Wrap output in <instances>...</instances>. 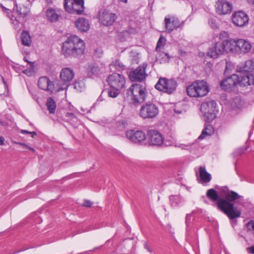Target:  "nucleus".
Segmentation results:
<instances>
[{"label": "nucleus", "instance_id": "0eeeda50", "mask_svg": "<svg viewBox=\"0 0 254 254\" xmlns=\"http://www.w3.org/2000/svg\"><path fill=\"white\" fill-rule=\"evenodd\" d=\"M216 105L217 104L214 100L205 102L201 104L200 110L203 114L205 122H211L215 118L217 111Z\"/></svg>", "mask_w": 254, "mask_h": 254}, {"label": "nucleus", "instance_id": "338daca9", "mask_svg": "<svg viewBox=\"0 0 254 254\" xmlns=\"http://www.w3.org/2000/svg\"><path fill=\"white\" fill-rule=\"evenodd\" d=\"M0 95H2V94H0Z\"/></svg>", "mask_w": 254, "mask_h": 254}, {"label": "nucleus", "instance_id": "a211bd4d", "mask_svg": "<svg viewBox=\"0 0 254 254\" xmlns=\"http://www.w3.org/2000/svg\"><path fill=\"white\" fill-rule=\"evenodd\" d=\"M233 24L238 27H244L249 22V17L246 13L242 10L234 12L232 15Z\"/></svg>", "mask_w": 254, "mask_h": 254}, {"label": "nucleus", "instance_id": "8fccbe9b", "mask_svg": "<svg viewBox=\"0 0 254 254\" xmlns=\"http://www.w3.org/2000/svg\"><path fill=\"white\" fill-rule=\"evenodd\" d=\"M65 117L69 119H73V118L75 117V116L72 113H69V112H67L65 114Z\"/></svg>", "mask_w": 254, "mask_h": 254}, {"label": "nucleus", "instance_id": "393cba45", "mask_svg": "<svg viewBox=\"0 0 254 254\" xmlns=\"http://www.w3.org/2000/svg\"><path fill=\"white\" fill-rule=\"evenodd\" d=\"M237 70L239 72L254 73V61L248 60L244 64L237 66Z\"/></svg>", "mask_w": 254, "mask_h": 254}, {"label": "nucleus", "instance_id": "49530a36", "mask_svg": "<svg viewBox=\"0 0 254 254\" xmlns=\"http://www.w3.org/2000/svg\"><path fill=\"white\" fill-rule=\"evenodd\" d=\"M74 88L77 91H80L82 88L81 83L79 81H75L73 84Z\"/></svg>", "mask_w": 254, "mask_h": 254}, {"label": "nucleus", "instance_id": "603ef678", "mask_svg": "<svg viewBox=\"0 0 254 254\" xmlns=\"http://www.w3.org/2000/svg\"><path fill=\"white\" fill-rule=\"evenodd\" d=\"M144 248L146 249L150 253H151L152 252V250L151 249L149 248V246L148 245L147 243H144Z\"/></svg>", "mask_w": 254, "mask_h": 254}, {"label": "nucleus", "instance_id": "3c124183", "mask_svg": "<svg viewBox=\"0 0 254 254\" xmlns=\"http://www.w3.org/2000/svg\"><path fill=\"white\" fill-rule=\"evenodd\" d=\"M247 252L252 254H254V246L247 248Z\"/></svg>", "mask_w": 254, "mask_h": 254}, {"label": "nucleus", "instance_id": "9b49d317", "mask_svg": "<svg viewBox=\"0 0 254 254\" xmlns=\"http://www.w3.org/2000/svg\"><path fill=\"white\" fill-rule=\"evenodd\" d=\"M147 66L146 63H143L135 69L130 71L128 74L129 79L132 82H142L145 81L147 76L145 72Z\"/></svg>", "mask_w": 254, "mask_h": 254}, {"label": "nucleus", "instance_id": "1a4fd4ad", "mask_svg": "<svg viewBox=\"0 0 254 254\" xmlns=\"http://www.w3.org/2000/svg\"><path fill=\"white\" fill-rule=\"evenodd\" d=\"M105 70L106 67L102 63H91L88 64L85 72L88 77L94 79L100 77Z\"/></svg>", "mask_w": 254, "mask_h": 254}, {"label": "nucleus", "instance_id": "ea45409f", "mask_svg": "<svg viewBox=\"0 0 254 254\" xmlns=\"http://www.w3.org/2000/svg\"><path fill=\"white\" fill-rule=\"evenodd\" d=\"M165 42L166 39L163 38L162 36H161L157 43L156 47L155 48L156 51H160L161 48L164 46Z\"/></svg>", "mask_w": 254, "mask_h": 254}, {"label": "nucleus", "instance_id": "4468645a", "mask_svg": "<svg viewBox=\"0 0 254 254\" xmlns=\"http://www.w3.org/2000/svg\"><path fill=\"white\" fill-rule=\"evenodd\" d=\"M74 76L73 70L70 68L65 67L62 69L60 72V79L63 82L62 86L58 90H63L67 89Z\"/></svg>", "mask_w": 254, "mask_h": 254}, {"label": "nucleus", "instance_id": "2eb2a0df", "mask_svg": "<svg viewBox=\"0 0 254 254\" xmlns=\"http://www.w3.org/2000/svg\"><path fill=\"white\" fill-rule=\"evenodd\" d=\"M146 138L148 144L151 146H160L164 141L162 135L156 130H148Z\"/></svg>", "mask_w": 254, "mask_h": 254}, {"label": "nucleus", "instance_id": "bb28decb", "mask_svg": "<svg viewBox=\"0 0 254 254\" xmlns=\"http://www.w3.org/2000/svg\"><path fill=\"white\" fill-rule=\"evenodd\" d=\"M78 31L82 32H87L90 28V24L87 19L83 17L78 18L74 22Z\"/></svg>", "mask_w": 254, "mask_h": 254}, {"label": "nucleus", "instance_id": "052dcab7", "mask_svg": "<svg viewBox=\"0 0 254 254\" xmlns=\"http://www.w3.org/2000/svg\"><path fill=\"white\" fill-rule=\"evenodd\" d=\"M24 61H25V62H27V63H28V64H29V62H30L29 61H28L27 60V59H26V57H24Z\"/></svg>", "mask_w": 254, "mask_h": 254}, {"label": "nucleus", "instance_id": "f8f14e48", "mask_svg": "<svg viewBox=\"0 0 254 254\" xmlns=\"http://www.w3.org/2000/svg\"><path fill=\"white\" fill-rule=\"evenodd\" d=\"M118 17L115 13L111 12L106 9H100L98 12L99 22L103 25L110 26L112 25Z\"/></svg>", "mask_w": 254, "mask_h": 254}, {"label": "nucleus", "instance_id": "cd10ccee", "mask_svg": "<svg viewBox=\"0 0 254 254\" xmlns=\"http://www.w3.org/2000/svg\"><path fill=\"white\" fill-rule=\"evenodd\" d=\"M199 173V177L202 183H208L210 182L212 179L211 176L210 174L206 171L205 167L200 166Z\"/></svg>", "mask_w": 254, "mask_h": 254}, {"label": "nucleus", "instance_id": "aec40b11", "mask_svg": "<svg viewBox=\"0 0 254 254\" xmlns=\"http://www.w3.org/2000/svg\"><path fill=\"white\" fill-rule=\"evenodd\" d=\"M166 32L170 33L174 29L182 27L183 22H181L177 17H173L171 18L165 17L164 19Z\"/></svg>", "mask_w": 254, "mask_h": 254}, {"label": "nucleus", "instance_id": "5701e85b", "mask_svg": "<svg viewBox=\"0 0 254 254\" xmlns=\"http://www.w3.org/2000/svg\"><path fill=\"white\" fill-rule=\"evenodd\" d=\"M239 76L238 84L240 86L254 85V76L253 73L240 72Z\"/></svg>", "mask_w": 254, "mask_h": 254}, {"label": "nucleus", "instance_id": "c03bdc74", "mask_svg": "<svg viewBox=\"0 0 254 254\" xmlns=\"http://www.w3.org/2000/svg\"><path fill=\"white\" fill-rule=\"evenodd\" d=\"M220 190L221 193L224 195V197L228 193H229L231 190H229L227 186L222 187L220 189Z\"/></svg>", "mask_w": 254, "mask_h": 254}, {"label": "nucleus", "instance_id": "ddd939ff", "mask_svg": "<svg viewBox=\"0 0 254 254\" xmlns=\"http://www.w3.org/2000/svg\"><path fill=\"white\" fill-rule=\"evenodd\" d=\"M239 75L233 74L220 82V88L226 92L234 91L238 84Z\"/></svg>", "mask_w": 254, "mask_h": 254}, {"label": "nucleus", "instance_id": "f257e3e1", "mask_svg": "<svg viewBox=\"0 0 254 254\" xmlns=\"http://www.w3.org/2000/svg\"><path fill=\"white\" fill-rule=\"evenodd\" d=\"M239 199L243 200V197L237 192L231 190L224 198L220 199L218 202V209L226 214L230 219L239 217L241 212L234 206L233 203Z\"/></svg>", "mask_w": 254, "mask_h": 254}, {"label": "nucleus", "instance_id": "6e6552de", "mask_svg": "<svg viewBox=\"0 0 254 254\" xmlns=\"http://www.w3.org/2000/svg\"><path fill=\"white\" fill-rule=\"evenodd\" d=\"M64 8L68 13L81 15L84 11L83 0H64Z\"/></svg>", "mask_w": 254, "mask_h": 254}, {"label": "nucleus", "instance_id": "c756f323", "mask_svg": "<svg viewBox=\"0 0 254 254\" xmlns=\"http://www.w3.org/2000/svg\"><path fill=\"white\" fill-rule=\"evenodd\" d=\"M60 16V15L57 13L55 9L50 8L47 10L46 17L49 21L52 22H56Z\"/></svg>", "mask_w": 254, "mask_h": 254}, {"label": "nucleus", "instance_id": "bf43d9fd", "mask_svg": "<svg viewBox=\"0 0 254 254\" xmlns=\"http://www.w3.org/2000/svg\"><path fill=\"white\" fill-rule=\"evenodd\" d=\"M121 2H124V3H127V0H119Z\"/></svg>", "mask_w": 254, "mask_h": 254}, {"label": "nucleus", "instance_id": "6ab92c4d", "mask_svg": "<svg viewBox=\"0 0 254 254\" xmlns=\"http://www.w3.org/2000/svg\"><path fill=\"white\" fill-rule=\"evenodd\" d=\"M215 7L216 13L221 15L230 13L233 9L232 3L225 0H218Z\"/></svg>", "mask_w": 254, "mask_h": 254}, {"label": "nucleus", "instance_id": "5fc2aeb1", "mask_svg": "<svg viewBox=\"0 0 254 254\" xmlns=\"http://www.w3.org/2000/svg\"><path fill=\"white\" fill-rule=\"evenodd\" d=\"M27 249H21L20 250H18V251H15L13 253H12L11 254H16V253H19L20 252H22V251H24L25 250H26Z\"/></svg>", "mask_w": 254, "mask_h": 254}, {"label": "nucleus", "instance_id": "412c9836", "mask_svg": "<svg viewBox=\"0 0 254 254\" xmlns=\"http://www.w3.org/2000/svg\"><path fill=\"white\" fill-rule=\"evenodd\" d=\"M224 52V47H223L222 42H217L211 47L209 48L207 55L213 59H216L220 55H222Z\"/></svg>", "mask_w": 254, "mask_h": 254}, {"label": "nucleus", "instance_id": "f3484780", "mask_svg": "<svg viewBox=\"0 0 254 254\" xmlns=\"http://www.w3.org/2000/svg\"><path fill=\"white\" fill-rule=\"evenodd\" d=\"M127 138L131 142L141 144L146 138L145 133L140 130L130 129L126 131Z\"/></svg>", "mask_w": 254, "mask_h": 254}, {"label": "nucleus", "instance_id": "58836bf2", "mask_svg": "<svg viewBox=\"0 0 254 254\" xmlns=\"http://www.w3.org/2000/svg\"><path fill=\"white\" fill-rule=\"evenodd\" d=\"M120 90L119 88L110 87V89L108 90V96L112 98H116L119 94Z\"/></svg>", "mask_w": 254, "mask_h": 254}, {"label": "nucleus", "instance_id": "69168bd1", "mask_svg": "<svg viewBox=\"0 0 254 254\" xmlns=\"http://www.w3.org/2000/svg\"><path fill=\"white\" fill-rule=\"evenodd\" d=\"M97 51V50H95V53H96Z\"/></svg>", "mask_w": 254, "mask_h": 254}, {"label": "nucleus", "instance_id": "a18cd8bd", "mask_svg": "<svg viewBox=\"0 0 254 254\" xmlns=\"http://www.w3.org/2000/svg\"><path fill=\"white\" fill-rule=\"evenodd\" d=\"M12 141L15 144H19V145H22L23 146H24V147H26L27 148H28L29 150H31L32 151L35 152V149L33 148L29 147V146H28L25 143H21V142H17V141Z\"/></svg>", "mask_w": 254, "mask_h": 254}, {"label": "nucleus", "instance_id": "72a5a7b5", "mask_svg": "<svg viewBox=\"0 0 254 254\" xmlns=\"http://www.w3.org/2000/svg\"><path fill=\"white\" fill-rule=\"evenodd\" d=\"M110 69L115 68L118 71H123L125 69V66L119 60H116L113 61L109 65Z\"/></svg>", "mask_w": 254, "mask_h": 254}, {"label": "nucleus", "instance_id": "a878e982", "mask_svg": "<svg viewBox=\"0 0 254 254\" xmlns=\"http://www.w3.org/2000/svg\"><path fill=\"white\" fill-rule=\"evenodd\" d=\"M224 51L227 53H232L236 54L237 49V40L229 39L224 40L222 42Z\"/></svg>", "mask_w": 254, "mask_h": 254}, {"label": "nucleus", "instance_id": "a19ab883", "mask_svg": "<svg viewBox=\"0 0 254 254\" xmlns=\"http://www.w3.org/2000/svg\"><path fill=\"white\" fill-rule=\"evenodd\" d=\"M117 126L121 129H125L127 126V123L125 120H120L117 122Z\"/></svg>", "mask_w": 254, "mask_h": 254}, {"label": "nucleus", "instance_id": "680f3d73", "mask_svg": "<svg viewBox=\"0 0 254 254\" xmlns=\"http://www.w3.org/2000/svg\"><path fill=\"white\" fill-rule=\"evenodd\" d=\"M227 70H228L227 66H226L225 70V71H224V73L225 74L226 73Z\"/></svg>", "mask_w": 254, "mask_h": 254}, {"label": "nucleus", "instance_id": "864d4df0", "mask_svg": "<svg viewBox=\"0 0 254 254\" xmlns=\"http://www.w3.org/2000/svg\"><path fill=\"white\" fill-rule=\"evenodd\" d=\"M4 138L2 136H0V145H3L4 144Z\"/></svg>", "mask_w": 254, "mask_h": 254}, {"label": "nucleus", "instance_id": "9d476101", "mask_svg": "<svg viewBox=\"0 0 254 254\" xmlns=\"http://www.w3.org/2000/svg\"><path fill=\"white\" fill-rule=\"evenodd\" d=\"M13 14L11 18L12 23L15 26H18L20 22H24L29 15V10L25 6L18 7L16 4L13 8Z\"/></svg>", "mask_w": 254, "mask_h": 254}, {"label": "nucleus", "instance_id": "20e7f679", "mask_svg": "<svg viewBox=\"0 0 254 254\" xmlns=\"http://www.w3.org/2000/svg\"><path fill=\"white\" fill-rule=\"evenodd\" d=\"M127 94L131 96V100L135 106L144 102L147 95L145 83L133 84L127 90Z\"/></svg>", "mask_w": 254, "mask_h": 254}, {"label": "nucleus", "instance_id": "2f4dec72", "mask_svg": "<svg viewBox=\"0 0 254 254\" xmlns=\"http://www.w3.org/2000/svg\"><path fill=\"white\" fill-rule=\"evenodd\" d=\"M46 106L50 114H54L57 108L56 102L52 97H48L47 99Z\"/></svg>", "mask_w": 254, "mask_h": 254}, {"label": "nucleus", "instance_id": "7c9ffc66", "mask_svg": "<svg viewBox=\"0 0 254 254\" xmlns=\"http://www.w3.org/2000/svg\"><path fill=\"white\" fill-rule=\"evenodd\" d=\"M21 40L22 45L29 47L32 43V38L29 32L23 30L21 34Z\"/></svg>", "mask_w": 254, "mask_h": 254}, {"label": "nucleus", "instance_id": "c9c22d12", "mask_svg": "<svg viewBox=\"0 0 254 254\" xmlns=\"http://www.w3.org/2000/svg\"><path fill=\"white\" fill-rule=\"evenodd\" d=\"M158 52L159 53L157 59L160 61L161 63H168L169 62L171 59V57L169 56L168 53L161 51Z\"/></svg>", "mask_w": 254, "mask_h": 254}, {"label": "nucleus", "instance_id": "4c0bfd02", "mask_svg": "<svg viewBox=\"0 0 254 254\" xmlns=\"http://www.w3.org/2000/svg\"><path fill=\"white\" fill-rule=\"evenodd\" d=\"M29 64H30V67L29 68H27L26 69L23 70L22 72L28 75L31 76L35 72L34 71V63L33 62H29Z\"/></svg>", "mask_w": 254, "mask_h": 254}, {"label": "nucleus", "instance_id": "4be33fe9", "mask_svg": "<svg viewBox=\"0 0 254 254\" xmlns=\"http://www.w3.org/2000/svg\"><path fill=\"white\" fill-rule=\"evenodd\" d=\"M237 54H245L249 52L252 48V45L249 42L244 39L237 40Z\"/></svg>", "mask_w": 254, "mask_h": 254}, {"label": "nucleus", "instance_id": "de8ad7c7", "mask_svg": "<svg viewBox=\"0 0 254 254\" xmlns=\"http://www.w3.org/2000/svg\"><path fill=\"white\" fill-rule=\"evenodd\" d=\"M93 204V202L89 200H84L82 203V206L86 207H91Z\"/></svg>", "mask_w": 254, "mask_h": 254}, {"label": "nucleus", "instance_id": "0e129e2a", "mask_svg": "<svg viewBox=\"0 0 254 254\" xmlns=\"http://www.w3.org/2000/svg\"><path fill=\"white\" fill-rule=\"evenodd\" d=\"M2 124V122L0 120V125Z\"/></svg>", "mask_w": 254, "mask_h": 254}, {"label": "nucleus", "instance_id": "423d86ee", "mask_svg": "<svg viewBox=\"0 0 254 254\" xmlns=\"http://www.w3.org/2000/svg\"><path fill=\"white\" fill-rule=\"evenodd\" d=\"M177 85V82L174 79L160 77L155 84V88L158 91L171 94L176 90Z\"/></svg>", "mask_w": 254, "mask_h": 254}, {"label": "nucleus", "instance_id": "39448f33", "mask_svg": "<svg viewBox=\"0 0 254 254\" xmlns=\"http://www.w3.org/2000/svg\"><path fill=\"white\" fill-rule=\"evenodd\" d=\"M159 113L158 106L149 101L141 105L139 115L144 120H150L155 118L158 115Z\"/></svg>", "mask_w": 254, "mask_h": 254}, {"label": "nucleus", "instance_id": "dca6fc26", "mask_svg": "<svg viewBox=\"0 0 254 254\" xmlns=\"http://www.w3.org/2000/svg\"><path fill=\"white\" fill-rule=\"evenodd\" d=\"M107 82L110 87L121 89L125 86L126 80L123 75L113 73L109 76Z\"/></svg>", "mask_w": 254, "mask_h": 254}, {"label": "nucleus", "instance_id": "f03ea898", "mask_svg": "<svg viewBox=\"0 0 254 254\" xmlns=\"http://www.w3.org/2000/svg\"><path fill=\"white\" fill-rule=\"evenodd\" d=\"M85 44L76 35L68 37L63 44L62 52L65 58L77 57L84 53Z\"/></svg>", "mask_w": 254, "mask_h": 254}, {"label": "nucleus", "instance_id": "e433bc0d", "mask_svg": "<svg viewBox=\"0 0 254 254\" xmlns=\"http://www.w3.org/2000/svg\"><path fill=\"white\" fill-rule=\"evenodd\" d=\"M208 24L213 29L215 30L219 28V24L216 17H210L208 19Z\"/></svg>", "mask_w": 254, "mask_h": 254}, {"label": "nucleus", "instance_id": "f704fd0d", "mask_svg": "<svg viewBox=\"0 0 254 254\" xmlns=\"http://www.w3.org/2000/svg\"><path fill=\"white\" fill-rule=\"evenodd\" d=\"M169 200L171 205L173 207L178 206L182 202V198L180 195H170Z\"/></svg>", "mask_w": 254, "mask_h": 254}, {"label": "nucleus", "instance_id": "4d7b16f0", "mask_svg": "<svg viewBox=\"0 0 254 254\" xmlns=\"http://www.w3.org/2000/svg\"><path fill=\"white\" fill-rule=\"evenodd\" d=\"M249 3L254 5V0H247Z\"/></svg>", "mask_w": 254, "mask_h": 254}, {"label": "nucleus", "instance_id": "473e14b6", "mask_svg": "<svg viewBox=\"0 0 254 254\" xmlns=\"http://www.w3.org/2000/svg\"><path fill=\"white\" fill-rule=\"evenodd\" d=\"M214 132V129L212 125L205 124V128L202 131L201 134L198 139H202L207 135H211Z\"/></svg>", "mask_w": 254, "mask_h": 254}, {"label": "nucleus", "instance_id": "37998d69", "mask_svg": "<svg viewBox=\"0 0 254 254\" xmlns=\"http://www.w3.org/2000/svg\"><path fill=\"white\" fill-rule=\"evenodd\" d=\"M124 33H126L128 34H135L137 33V30L135 28L129 27L127 30L124 31Z\"/></svg>", "mask_w": 254, "mask_h": 254}, {"label": "nucleus", "instance_id": "09e8293b", "mask_svg": "<svg viewBox=\"0 0 254 254\" xmlns=\"http://www.w3.org/2000/svg\"><path fill=\"white\" fill-rule=\"evenodd\" d=\"M248 226L250 229H252L254 231V221H251L248 224Z\"/></svg>", "mask_w": 254, "mask_h": 254}, {"label": "nucleus", "instance_id": "b1692460", "mask_svg": "<svg viewBox=\"0 0 254 254\" xmlns=\"http://www.w3.org/2000/svg\"><path fill=\"white\" fill-rule=\"evenodd\" d=\"M38 85L40 88L49 91L51 93H53L54 91L55 85L47 77L39 78Z\"/></svg>", "mask_w": 254, "mask_h": 254}, {"label": "nucleus", "instance_id": "79ce46f5", "mask_svg": "<svg viewBox=\"0 0 254 254\" xmlns=\"http://www.w3.org/2000/svg\"><path fill=\"white\" fill-rule=\"evenodd\" d=\"M229 34L227 32L222 31L219 34V38L224 41V40L228 39Z\"/></svg>", "mask_w": 254, "mask_h": 254}, {"label": "nucleus", "instance_id": "7ed1b4c3", "mask_svg": "<svg viewBox=\"0 0 254 254\" xmlns=\"http://www.w3.org/2000/svg\"><path fill=\"white\" fill-rule=\"evenodd\" d=\"M208 83L204 80H196L189 85L186 91L188 96L191 97H202L209 92Z\"/></svg>", "mask_w": 254, "mask_h": 254}, {"label": "nucleus", "instance_id": "c85d7f7f", "mask_svg": "<svg viewBox=\"0 0 254 254\" xmlns=\"http://www.w3.org/2000/svg\"><path fill=\"white\" fill-rule=\"evenodd\" d=\"M206 195L210 200L216 202V205L218 208V202L222 198L219 197L217 191L213 189H210L207 191Z\"/></svg>", "mask_w": 254, "mask_h": 254}, {"label": "nucleus", "instance_id": "13d9d810", "mask_svg": "<svg viewBox=\"0 0 254 254\" xmlns=\"http://www.w3.org/2000/svg\"><path fill=\"white\" fill-rule=\"evenodd\" d=\"M30 133V134H32V137H34V135H37V133L35 131H31Z\"/></svg>", "mask_w": 254, "mask_h": 254}, {"label": "nucleus", "instance_id": "e2e57ef3", "mask_svg": "<svg viewBox=\"0 0 254 254\" xmlns=\"http://www.w3.org/2000/svg\"><path fill=\"white\" fill-rule=\"evenodd\" d=\"M2 80H3V83H4L5 85H6V82L4 81V80L3 79V78H2Z\"/></svg>", "mask_w": 254, "mask_h": 254}, {"label": "nucleus", "instance_id": "6e6d98bb", "mask_svg": "<svg viewBox=\"0 0 254 254\" xmlns=\"http://www.w3.org/2000/svg\"><path fill=\"white\" fill-rule=\"evenodd\" d=\"M30 132L31 131H29L26 130H21V132L22 133H24V134L26 133V134H30V133H31Z\"/></svg>", "mask_w": 254, "mask_h": 254}]
</instances>
